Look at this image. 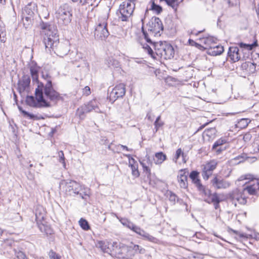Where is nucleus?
<instances>
[{
	"label": "nucleus",
	"instance_id": "7",
	"mask_svg": "<svg viewBox=\"0 0 259 259\" xmlns=\"http://www.w3.org/2000/svg\"><path fill=\"white\" fill-rule=\"evenodd\" d=\"M64 190L67 195L74 196L76 195H79L83 199H86L85 196L89 197L88 194L86 193L83 195L79 192L81 191V186L76 181L72 180H67L65 181Z\"/></svg>",
	"mask_w": 259,
	"mask_h": 259
},
{
	"label": "nucleus",
	"instance_id": "64",
	"mask_svg": "<svg viewBox=\"0 0 259 259\" xmlns=\"http://www.w3.org/2000/svg\"><path fill=\"white\" fill-rule=\"evenodd\" d=\"M190 259H202V258L200 256H193L192 257H190Z\"/></svg>",
	"mask_w": 259,
	"mask_h": 259
},
{
	"label": "nucleus",
	"instance_id": "16",
	"mask_svg": "<svg viewBox=\"0 0 259 259\" xmlns=\"http://www.w3.org/2000/svg\"><path fill=\"white\" fill-rule=\"evenodd\" d=\"M188 171L187 169H181L179 171L177 177L178 181L180 187L182 188L186 189L188 187Z\"/></svg>",
	"mask_w": 259,
	"mask_h": 259
},
{
	"label": "nucleus",
	"instance_id": "60",
	"mask_svg": "<svg viewBox=\"0 0 259 259\" xmlns=\"http://www.w3.org/2000/svg\"><path fill=\"white\" fill-rule=\"evenodd\" d=\"M222 150H223V149L221 148V147H219L217 148L216 149H212V151H213L214 152H215V153L217 155L220 154L221 153V152L222 151Z\"/></svg>",
	"mask_w": 259,
	"mask_h": 259
},
{
	"label": "nucleus",
	"instance_id": "45",
	"mask_svg": "<svg viewBox=\"0 0 259 259\" xmlns=\"http://www.w3.org/2000/svg\"><path fill=\"white\" fill-rule=\"evenodd\" d=\"M50 259H61V256L57 254L53 250H51L49 253Z\"/></svg>",
	"mask_w": 259,
	"mask_h": 259
},
{
	"label": "nucleus",
	"instance_id": "31",
	"mask_svg": "<svg viewBox=\"0 0 259 259\" xmlns=\"http://www.w3.org/2000/svg\"><path fill=\"white\" fill-rule=\"evenodd\" d=\"M166 159V155L163 152H159L155 153L154 160L156 164H161Z\"/></svg>",
	"mask_w": 259,
	"mask_h": 259
},
{
	"label": "nucleus",
	"instance_id": "55",
	"mask_svg": "<svg viewBox=\"0 0 259 259\" xmlns=\"http://www.w3.org/2000/svg\"><path fill=\"white\" fill-rule=\"evenodd\" d=\"M83 94L85 96H88L91 94L90 88L88 86L85 87L82 90Z\"/></svg>",
	"mask_w": 259,
	"mask_h": 259
},
{
	"label": "nucleus",
	"instance_id": "34",
	"mask_svg": "<svg viewBox=\"0 0 259 259\" xmlns=\"http://www.w3.org/2000/svg\"><path fill=\"white\" fill-rule=\"evenodd\" d=\"M181 156H182L183 159V161L185 163L186 162V161L185 160L186 156L184 155V153L181 148H179L177 150V151L176 152V154L172 159L173 161L175 163H177V160H178V159L180 158V157Z\"/></svg>",
	"mask_w": 259,
	"mask_h": 259
},
{
	"label": "nucleus",
	"instance_id": "11",
	"mask_svg": "<svg viewBox=\"0 0 259 259\" xmlns=\"http://www.w3.org/2000/svg\"><path fill=\"white\" fill-rule=\"evenodd\" d=\"M163 29V25L161 20L157 17L155 18L153 22L149 25L148 29V31L151 35H160V31Z\"/></svg>",
	"mask_w": 259,
	"mask_h": 259
},
{
	"label": "nucleus",
	"instance_id": "32",
	"mask_svg": "<svg viewBox=\"0 0 259 259\" xmlns=\"http://www.w3.org/2000/svg\"><path fill=\"white\" fill-rule=\"evenodd\" d=\"M198 190L200 192V194L202 196L204 197V200L206 199L205 198L206 197H210V198L211 197V196L212 195V194H211L210 190L208 188H206L203 185H202L199 188H198Z\"/></svg>",
	"mask_w": 259,
	"mask_h": 259
},
{
	"label": "nucleus",
	"instance_id": "42",
	"mask_svg": "<svg viewBox=\"0 0 259 259\" xmlns=\"http://www.w3.org/2000/svg\"><path fill=\"white\" fill-rule=\"evenodd\" d=\"M226 140L224 138H220L218 139L212 146V149H216L217 148L221 146L226 143Z\"/></svg>",
	"mask_w": 259,
	"mask_h": 259
},
{
	"label": "nucleus",
	"instance_id": "43",
	"mask_svg": "<svg viewBox=\"0 0 259 259\" xmlns=\"http://www.w3.org/2000/svg\"><path fill=\"white\" fill-rule=\"evenodd\" d=\"M151 9L156 12L157 14H160L162 10V7L153 2L151 5Z\"/></svg>",
	"mask_w": 259,
	"mask_h": 259
},
{
	"label": "nucleus",
	"instance_id": "62",
	"mask_svg": "<svg viewBox=\"0 0 259 259\" xmlns=\"http://www.w3.org/2000/svg\"><path fill=\"white\" fill-rule=\"evenodd\" d=\"M118 146H120L123 150H125L126 151H132V149H129L127 146L122 145H119Z\"/></svg>",
	"mask_w": 259,
	"mask_h": 259
},
{
	"label": "nucleus",
	"instance_id": "49",
	"mask_svg": "<svg viewBox=\"0 0 259 259\" xmlns=\"http://www.w3.org/2000/svg\"><path fill=\"white\" fill-rule=\"evenodd\" d=\"M143 48H144L147 51V52L149 55H150L152 57L153 56L154 52L152 49L148 45H144L143 46Z\"/></svg>",
	"mask_w": 259,
	"mask_h": 259
},
{
	"label": "nucleus",
	"instance_id": "38",
	"mask_svg": "<svg viewBox=\"0 0 259 259\" xmlns=\"http://www.w3.org/2000/svg\"><path fill=\"white\" fill-rule=\"evenodd\" d=\"M249 122L250 120L247 118L241 119L238 123V126L241 128H245Z\"/></svg>",
	"mask_w": 259,
	"mask_h": 259
},
{
	"label": "nucleus",
	"instance_id": "53",
	"mask_svg": "<svg viewBox=\"0 0 259 259\" xmlns=\"http://www.w3.org/2000/svg\"><path fill=\"white\" fill-rule=\"evenodd\" d=\"M128 157L129 159V166L131 167L132 165H136L137 163V161L132 157H131L130 155H126Z\"/></svg>",
	"mask_w": 259,
	"mask_h": 259
},
{
	"label": "nucleus",
	"instance_id": "51",
	"mask_svg": "<svg viewBox=\"0 0 259 259\" xmlns=\"http://www.w3.org/2000/svg\"><path fill=\"white\" fill-rule=\"evenodd\" d=\"M199 172L197 171L193 170L191 172L189 177L191 179L193 180L198 177Z\"/></svg>",
	"mask_w": 259,
	"mask_h": 259
},
{
	"label": "nucleus",
	"instance_id": "57",
	"mask_svg": "<svg viewBox=\"0 0 259 259\" xmlns=\"http://www.w3.org/2000/svg\"><path fill=\"white\" fill-rule=\"evenodd\" d=\"M253 146L254 148V151L259 152V140L255 141L253 143Z\"/></svg>",
	"mask_w": 259,
	"mask_h": 259
},
{
	"label": "nucleus",
	"instance_id": "2",
	"mask_svg": "<svg viewBox=\"0 0 259 259\" xmlns=\"http://www.w3.org/2000/svg\"><path fill=\"white\" fill-rule=\"evenodd\" d=\"M41 78L43 79L42 81H39L38 80L37 82V93H39L40 91H43L46 98L55 103L61 99L62 98L60 94L55 90L53 86L51 76L47 72H42Z\"/></svg>",
	"mask_w": 259,
	"mask_h": 259
},
{
	"label": "nucleus",
	"instance_id": "59",
	"mask_svg": "<svg viewBox=\"0 0 259 259\" xmlns=\"http://www.w3.org/2000/svg\"><path fill=\"white\" fill-rule=\"evenodd\" d=\"M227 3L230 6L236 5L238 0H225Z\"/></svg>",
	"mask_w": 259,
	"mask_h": 259
},
{
	"label": "nucleus",
	"instance_id": "28",
	"mask_svg": "<svg viewBox=\"0 0 259 259\" xmlns=\"http://www.w3.org/2000/svg\"><path fill=\"white\" fill-rule=\"evenodd\" d=\"M241 68L248 73H253L255 71L256 64L251 62H245L241 65Z\"/></svg>",
	"mask_w": 259,
	"mask_h": 259
},
{
	"label": "nucleus",
	"instance_id": "4",
	"mask_svg": "<svg viewBox=\"0 0 259 259\" xmlns=\"http://www.w3.org/2000/svg\"><path fill=\"white\" fill-rule=\"evenodd\" d=\"M156 54L164 59L174 57L175 51L171 45L166 41H159L153 44Z\"/></svg>",
	"mask_w": 259,
	"mask_h": 259
},
{
	"label": "nucleus",
	"instance_id": "26",
	"mask_svg": "<svg viewBox=\"0 0 259 259\" xmlns=\"http://www.w3.org/2000/svg\"><path fill=\"white\" fill-rule=\"evenodd\" d=\"M230 197L235 206L237 205L236 202L241 204H245L247 202L246 199L242 197V195L239 193H233L231 195Z\"/></svg>",
	"mask_w": 259,
	"mask_h": 259
},
{
	"label": "nucleus",
	"instance_id": "50",
	"mask_svg": "<svg viewBox=\"0 0 259 259\" xmlns=\"http://www.w3.org/2000/svg\"><path fill=\"white\" fill-rule=\"evenodd\" d=\"M177 198V196L175 194L171 192H169V200L170 201H171L173 203H175Z\"/></svg>",
	"mask_w": 259,
	"mask_h": 259
},
{
	"label": "nucleus",
	"instance_id": "61",
	"mask_svg": "<svg viewBox=\"0 0 259 259\" xmlns=\"http://www.w3.org/2000/svg\"><path fill=\"white\" fill-rule=\"evenodd\" d=\"M18 259H27L26 256L24 254L21 252L18 255Z\"/></svg>",
	"mask_w": 259,
	"mask_h": 259
},
{
	"label": "nucleus",
	"instance_id": "30",
	"mask_svg": "<svg viewBox=\"0 0 259 259\" xmlns=\"http://www.w3.org/2000/svg\"><path fill=\"white\" fill-rule=\"evenodd\" d=\"M105 64L111 69L117 68L119 67V63L112 57H109L106 60Z\"/></svg>",
	"mask_w": 259,
	"mask_h": 259
},
{
	"label": "nucleus",
	"instance_id": "21",
	"mask_svg": "<svg viewBox=\"0 0 259 259\" xmlns=\"http://www.w3.org/2000/svg\"><path fill=\"white\" fill-rule=\"evenodd\" d=\"M137 234L141 236L144 240H147L151 242L154 243H158V242H159V240L157 238L151 235L150 234L145 231L141 228H140Z\"/></svg>",
	"mask_w": 259,
	"mask_h": 259
},
{
	"label": "nucleus",
	"instance_id": "47",
	"mask_svg": "<svg viewBox=\"0 0 259 259\" xmlns=\"http://www.w3.org/2000/svg\"><path fill=\"white\" fill-rule=\"evenodd\" d=\"M232 232L234 234L237 235L240 238H246V239H247L249 238V235L247 234L242 233L239 232L237 231L234 230H232Z\"/></svg>",
	"mask_w": 259,
	"mask_h": 259
},
{
	"label": "nucleus",
	"instance_id": "5",
	"mask_svg": "<svg viewBox=\"0 0 259 259\" xmlns=\"http://www.w3.org/2000/svg\"><path fill=\"white\" fill-rule=\"evenodd\" d=\"M35 98L32 96H27L26 99V102L28 105L35 108L49 107L51 105L47 101V99L44 95L43 91H40L37 93L36 88L35 91Z\"/></svg>",
	"mask_w": 259,
	"mask_h": 259
},
{
	"label": "nucleus",
	"instance_id": "6",
	"mask_svg": "<svg viewBox=\"0 0 259 259\" xmlns=\"http://www.w3.org/2000/svg\"><path fill=\"white\" fill-rule=\"evenodd\" d=\"M57 18L65 25L70 23L72 17V8L68 4L60 6L56 12Z\"/></svg>",
	"mask_w": 259,
	"mask_h": 259
},
{
	"label": "nucleus",
	"instance_id": "63",
	"mask_svg": "<svg viewBox=\"0 0 259 259\" xmlns=\"http://www.w3.org/2000/svg\"><path fill=\"white\" fill-rule=\"evenodd\" d=\"M205 29H203L202 30H200V31H198V32L195 33V32H192L193 34H194V35H195L196 36H197L199 34L203 32V31H204Z\"/></svg>",
	"mask_w": 259,
	"mask_h": 259
},
{
	"label": "nucleus",
	"instance_id": "24",
	"mask_svg": "<svg viewBox=\"0 0 259 259\" xmlns=\"http://www.w3.org/2000/svg\"><path fill=\"white\" fill-rule=\"evenodd\" d=\"M46 216V212L41 206H38L35 209V220L37 225L41 224Z\"/></svg>",
	"mask_w": 259,
	"mask_h": 259
},
{
	"label": "nucleus",
	"instance_id": "23",
	"mask_svg": "<svg viewBox=\"0 0 259 259\" xmlns=\"http://www.w3.org/2000/svg\"><path fill=\"white\" fill-rule=\"evenodd\" d=\"M224 51V47L222 46L216 44L211 48H208V50L206 51V53L209 55L216 56L220 55Z\"/></svg>",
	"mask_w": 259,
	"mask_h": 259
},
{
	"label": "nucleus",
	"instance_id": "14",
	"mask_svg": "<svg viewBox=\"0 0 259 259\" xmlns=\"http://www.w3.org/2000/svg\"><path fill=\"white\" fill-rule=\"evenodd\" d=\"M228 57L233 62L238 61L241 59H245L247 56H241L240 51L237 47H230L228 52Z\"/></svg>",
	"mask_w": 259,
	"mask_h": 259
},
{
	"label": "nucleus",
	"instance_id": "17",
	"mask_svg": "<svg viewBox=\"0 0 259 259\" xmlns=\"http://www.w3.org/2000/svg\"><path fill=\"white\" fill-rule=\"evenodd\" d=\"M211 184L214 188L218 189H226L231 185L229 182L217 176L211 180Z\"/></svg>",
	"mask_w": 259,
	"mask_h": 259
},
{
	"label": "nucleus",
	"instance_id": "10",
	"mask_svg": "<svg viewBox=\"0 0 259 259\" xmlns=\"http://www.w3.org/2000/svg\"><path fill=\"white\" fill-rule=\"evenodd\" d=\"M125 94V85L123 83L117 84L112 89V91L110 93V100L114 102L118 98L123 97Z\"/></svg>",
	"mask_w": 259,
	"mask_h": 259
},
{
	"label": "nucleus",
	"instance_id": "8",
	"mask_svg": "<svg viewBox=\"0 0 259 259\" xmlns=\"http://www.w3.org/2000/svg\"><path fill=\"white\" fill-rule=\"evenodd\" d=\"M107 24V20L105 19L100 21L94 31V35L97 39L105 40L109 36Z\"/></svg>",
	"mask_w": 259,
	"mask_h": 259
},
{
	"label": "nucleus",
	"instance_id": "27",
	"mask_svg": "<svg viewBox=\"0 0 259 259\" xmlns=\"http://www.w3.org/2000/svg\"><path fill=\"white\" fill-rule=\"evenodd\" d=\"M120 222L124 226L131 229L136 233L138 232L140 228L126 219H121Z\"/></svg>",
	"mask_w": 259,
	"mask_h": 259
},
{
	"label": "nucleus",
	"instance_id": "12",
	"mask_svg": "<svg viewBox=\"0 0 259 259\" xmlns=\"http://www.w3.org/2000/svg\"><path fill=\"white\" fill-rule=\"evenodd\" d=\"M218 164V161L213 159L207 162L203 165L202 175L204 180H207L212 175V171L216 168Z\"/></svg>",
	"mask_w": 259,
	"mask_h": 259
},
{
	"label": "nucleus",
	"instance_id": "56",
	"mask_svg": "<svg viewBox=\"0 0 259 259\" xmlns=\"http://www.w3.org/2000/svg\"><path fill=\"white\" fill-rule=\"evenodd\" d=\"M192 182L194 184H195L196 186L197 187V189L202 185L201 184L200 180L198 179V177L192 180Z\"/></svg>",
	"mask_w": 259,
	"mask_h": 259
},
{
	"label": "nucleus",
	"instance_id": "46",
	"mask_svg": "<svg viewBox=\"0 0 259 259\" xmlns=\"http://www.w3.org/2000/svg\"><path fill=\"white\" fill-rule=\"evenodd\" d=\"M19 110L24 114V115L29 117L30 119H34L35 115L23 110L21 107H19Z\"/></svg>",
	"mask_w": 259,
	"mask_h": 259
},
{
	"label": "nucleus",
	"instance_id": "44",
	"mask_svg": "<svg viewBox=\"0 0 259 259\" xmlns=\"http://www.w3.org/2000/svg\"><path fill=\"white\" fill-rule=\"evenodd\" d=\"M138 167V164L134 165H132V166H131V169L132 170V174L136 177H138L140 175Z\"/></svg>",
	"mask_w": 259,
	"mask_h": 259
},
{
	"label": "nucleus",
	"instance_id": "39",
	"mask_svg": "<svg viewBox=\"0 0 259 259\" xmlns=\"http://www.w3.org/2000/svg\"><path fill=\"white\" fill-rule=\"evenodd\" d=\"M166 4L171 7L173 9L176 10L179 6L178 0H166Z\"/></svg>",
	"mask_w": 259,
	"mask_h": 259
},
{
	"label": "nucleus",
	"instance_id": "25",
	"mask_svg": "<svg viewBox=\"0 0 259 259\" xmlns=\"http://www.w3.org/2000/svg\"><path fill=\"white\" fill-rule=\"evenodd\" d=\"M82 106L87 107V113H89L93 110L98 113L101 112V111L100 110L98 106V102L96 100H92L87 104H84Z\"/></svg>",
	"mask_w": 259,
	"mask_h": 259
},
{
	"label": "nucleus",
	"instance_id": "9",
	"mask_svg": "<svg viewBox=\"0 0 259 259\" xmlns=\"http://www.w3.org/2000/svg\"><path fill=\"white\" fill-rule=\"evenodd\" d=\"M135 8V4L130 2H123L120 5L118 11L121 15L119 18L122 21H127L132 15Z\"/></svg>",
	"mask_w": 259,
	"mask_h": 259
},
{
	"label": "nucleus",
	"instance_id": "3",
	"mask_svg": "<svg viewBox=\"0 0 259 259\" xmlns=\"http://www.w3.org/2000/svg\"><path fill=\"white\" fill-rule=\"evenodd\" d=\"M145 249L138 245L131 243L129 246L122 244L115 250L117 257L121 258H131L137 253L144 254Z\"/></svg>",
	"mask_w": 259,
	"mask_h": 259
},
{
	"label": "nucleus",
	"instance_id": "52",
	"mask_svg": "<svg viewBox=\"0 0 259 259\" xmlns=\"http://www.w3.org/2000/svg\"><path fill=\"white\" fill-rule=\"evenodd\" d=\"M154 124L155 126L156 132H157L159 128L161 127L164 124V123L161 121H159L158 122L155 121Z\"/></svg>",
	"mask_w": 259,
	"mask_h": 259
},
{
	"label": "nucleus",
	"instance_id": "37",
	"mask_svg": "<svg viewBox=\"0 0 259 259\" xmlns=\"http://www.w3.org/2000/svg\"><path fill=\"white\" fill-rule=\"evenodd\" d=\"M79 224L80 227L84 230H88L90 228V225L88 221L83 218H81L80 219V220L79 221Z\"/></svg>",
	"mask_w": 259,
	"mask_h": 259
},
{
	"label": "nucleus",
	"instance_id": "19",
	"mask_svg": "<svg viewBox=\"0 0 259 259\" xmlns=\"http://www.w3.org/2000/svg\"><path fill=\"white\" fill-rule=\"evenodd\" d=\"M140 162L143 168L144 171L146 172L148 176H150L151 175V170L150 167L153 165L152 159H151L149 156L147 155L144 159L140 161Z\"/></svg>",
	"mask_w": 259,
	"mask_h": 259
},
{
	"label": "nucleus",
	"instance_id": "18",
	"mask_svg": "<svg viewBox=\"0 0 259 259\" xmlns=\"http://www.w3.org/2000/svg\"><path fill=\"white\" fill-rule=\"evenodd\" d=\"M201 43L205 45L203 47L204 49L208 50V48H211L217 44V39L211 36L203 37L200 38Z\"/></svg>",
	"mask_w": 259,
	"mask_h": 259
},
{
	"label": "nucleus",
	"instance_id": "33",
	"mask_svg": "<svg viewBox=\"0 0 259 259\" xmlns=\"http://www.w3.org/2000/svg\"><path fill=\"white\" fill-rule=\"evenodd\" d=\"M87 107L85 106H81L78 108L76 112V115L77 116L79 119H83L85 117V114L87 113Z\"/></svg>",
	"mask_w": 259,
	"mask_h": 259
},
{
	"label": "nucleus",
	"instance_id": "20",
	"mask_svg": "<svg viewBox=\"0 0 259 259\" xmlns=\"http://www.w3.org/2000/svg\"><path fill=\"white\" fill-rule=\"evenodd\" d=\"M238 46L242 50V52H243L244 55L245 56H248L249 52L251 51L254 48L257 46V40H255L254 42L251 44H247L243 42H240L238 44Z\"/></svg>",
	"mask_w": 259,
	"mask_h": 259
},
{
	"label": "nucleus",
	"instance_id": "48",
	"mask_svg": "<svg viewBox=\"0 0 259 259\" xmlns=\"http://www.w3.org/2000/svg\"><path fill=\"white\" fill-rule=\"evenodd\" d=\"M188 43L190 46H195L196 48H199V49L202 47V46L201 45L196 42L195 41H194L193 40H192L191 39H189L188 40Z\"/></svg>",
	"mask_w": 259,
	"mask_h": 259
},
{
	"label": "nucleus",
	"instance_id": "13",
	"mask_svg": "<svg viewBox=\"0 0 259 259\" xmlns=\"http://www.w3.org/2000/svg\"><path fill=\"white\" fill-rule=\"evenodd\" d=\"M37 12V5L34 3H30L26 5L22 11L23 18L26 21L32 19L34 14Z\"/></svg>",
	"mask_w": 259,
	"mask_h": 259
},
{
	"label": "nucleus",
	"instance_id": "54",
	"mask_svg": "<svg viewBox=\"0 0 259 259\" xmlns=\"http://www.w3.org/2000/svg\"><path fill=\"white\" fill-rule=\"evenodd\" d=\"M58 155L60 157V162L63 163L64 165H65V157L63 151H60L58 153Z\"/></svg>",
	"mask_w": 259,
	"mask_h": 259
},
{
	"label": "nucleus",
	"instance_id": "40",
	"mask_svg": "<svg viewBox=\"0 0 259 259\" xmlns=\"http://www.w3.org/2000/svg\"><path fill=\"white\" fill-rule=\"evenodd\" d=\"M255 179H256V178L255 177H254L253 175H252L251 174H248L242 175L241 176H240L239 177V178L238 179V181H243L244 180H249V181H252Z\"/></svg>",
	"mask_w": 259,
	"mask_h": 259
},
{
	"label": "nucleus",
	"instance_id": "41",
	"mask_svg": "<svg viewBox=\"0 0 259 259\" xmlns=\"http://www.w3.org/2000/svg\"><path fill=\"white\" fill-rule=\"evenodd\" d=\"M244 191H246L250 195H255L256 188L254 185L248 186L244 188Z\"/></svg>",
	"mask_w": 259,
	"mask_h": 259
},
{
	"label": "nucleus",
	"instance_id": "58",
	"mask_svg": "<svg viewBox=\"0 0 259 259\" xmlns=\"http://www.w3.org/2000/svg\"><path fill=\"white\" fill-rule=\"evenodd\" d=\"M142 32H143V35H144V37L146 39V41L148 42H149V43H151V44H152L151 39L148 37V33H147L146 31H144L143 28H142Z\"/></svg>",
	"mask_w": 259,
	"mask_h": 259
},
{
	"label": "nucleus",
	"instance_id": "36",
	"mask_svg": "<svg viewBox=\"0 0 259 259\" xmlns=\"http://www.w3.org/2000/svg\"><path fill=\"white\" fill-rule=\"evenodd\" d=\"M38 227L41 232H45L47 234H51L52 233V230L48 226H45L43 224L38 225Z\"/></svg>",
	"mask_w": 259,
	"mask_h": 259
},
{
	"label": "nucleus",
	"instance_id": "29",
	"mask_svg": "<svg viewBox=\"0 0 259 259\" xmlns=\"http://www.w3.org/2000/svg\"><path fill=\"white\" fill-rule=\"evenodd\" d=\"M204 201L209 203L211 202L212 203L215 209H218L220 207L219 203L221 202V200L217 193H214L212 194L211 197L210 199V200L208 199H205Z\"/></svg>",
	"mask_w": 259,
	"mask_h": 259
},
{
	"label": "nucleus",
	"instance_id": "22",
	"mask_svg": "<svg viewBox=\"0 0 259 259\" xmlns=\"http://www.w3.org/2000/svg\"><path fill=\"white\" fill-rule=\"evenodd\" d=\"M30 83V78L28 75H24L18 83V89L20 92H24L27 90Z\"/></svg>",
	"mask_w": 259,
	"mask_h": 259
},
{
	"label": "nucleus",
	"instance_id": "35",
	"mask_svg": "<svg viewBox=\"0 0 259 259\" xmlns=\"http://www.w3.org/2000/svg\"><path fill=\"white\" fill-rule=\"evenodd\" d=\"M30 71L32 78V81H35L37 83L38 80V69L35 67L31 66L30 68Z\"/></svg>",
	"mask_w": 259,
	"mask_h": 259
},
{
	"label": "nucleus",
	"instance_id": "15",
	"mask_svg": "<svg viewBox=\"0 0 259 259\" xmlns=\"http://www.w3.org/2000/svg\"><path fill=\"white\" fill-rule=\"evenodd\" d=\"M97 246L105 253L111 254L113 248H117V243L113 242L112 243L108 241H100L98 242Z\"/></svg>",
	"mask_w": 259,
	"mask_h": 259
},
{
	"label": "nucleus",
	"instance_id": "1",
	"mask_svg": "<svg viewBox=\"0 0 259 259\" xmlns=\"http://www.w3.org/2000/svg\"><path fill=\"white\" fill-rule=\"evenodd\" d=\"M41 33L45 35L43 42L46 50L53 51L57 55L63 57L69 51L67 44L60 43L58 30L55 26L42 23L40 25Z\"/></svg>",
	"mask_w": 259,
	"mask_h": 259
}]
</instances>
